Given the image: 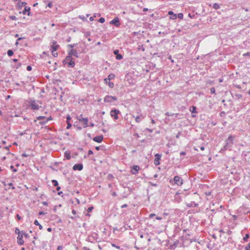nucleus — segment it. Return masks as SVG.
I'll list each match as a JSON object with an SVG mask.
<instances>
[{"instance_id": "f257e3e1", "label": "nucleus", "mask_w": 250, "mask_h": 250, "mask_svg": "<svg viewBox=\"0 0 250 250\" xmlns=\"http://www.w3.org/2000/svg\"><path fill=\"white\" fill-rule=\"evenodd\" d=\"M234 137L232 135H229L228 138L225 141V145L220 149L219 152L224 153L227 150H231L233 145V139Z\"/></svg>"}, {"instance_id": "f03ea898", "label": "nucleus", "mask_w": 250, "mask_h": 250, "mask_svg": "<svg viewBox=\"0 0 250 250\" xmlns=\"http://www.w3.org/2000/svg\"><path fill=\"white\" fill-rule=\"evenodd\" d=\"M64 64H67V67L73 68L75 65V62L73 60L72 56L68 54L62 62Z\"/></svg>"}, {"instance_id": "7ed1b4c3", "label": "nucleus", "mask_w": 250, "mask_h": 250, "mask_svg": "<svg viewBox=\"0 0 250 250\" xmlns=\"http://www.w3.org/2000/svg\"><path fill=\"white\" fill-rule=\"evenodd\" d=\"M38 101L30 100L28 102V106L33 110H38L41 107Z\"/></svg>"}, {"instance_id": "20e7f679", "label": "nucleus", "mask_w": 250, "mask_h": 250, "mask_svg": "<svg viewBox=\"0 0 250 250\" xmlns=\"http://www.w3.org/2000/svg\"><path fill=\"white\" fill-rule=\"evenodd\" d=\"M52 45L51 46L50 50L52 53V55L57 57L58 56V53L56 52V51L58 49L59 45L57 44V42L55 41H53L52 42Z\"/></svg>"}, {"instance_id": "39448f33", "label": "nucleus", "mask_w": 250, "mask_h": 250, "mask_svg": "<svg viewBox=\"0 0 250 250\" xmlns=\"http://www.w3.org/2000/svg\"><path fill=\"white\" fill-rule=\"evenodd\" d=\"M120 113V110L116 109H112L110 113L111 116L113 117L115 120L119 119L118 114Z\"/></svg>"}, {"instance_id": "423d86ee", "label": "nucleus", "mask_w": 250, "mask_h": 250, "mask_svg": "<svg viewBox=\"0 0 250 250\" xmlns=\"http://www.w3.org/2000/svg\"><path fill=\"white\" fill-rule=\"evenodd\" d=\"M117 100V98L115 96L106 95L104 98V102L105 103H112Z\"/></svg>"}, {"instance_id": "0eeeda50", "label": "nucleus", "mask_w": 250, "mask_h": 250, "mask_svg": "<svg viewBox=\"0 0 250 250\" xmlns=\"http://www.w3.org/2000/svg\"><path fill=\"white\" fill-rule=\"evenodd\" d=\"M174 184L177 186H181L183 184V180L182 178L178 175L174 176L173 178Z\"/></svg>"}, {"instance_id": "6e6552de", "label": "nucleus", "mask_w": 250, "mask_h": 250, "mask_svg": "<svg viewBox=\"0 0 250 250\" xmlns=\"http://www.w3.org/2000/svg\"><path fill=\"white\" fill-rule=\"evenodd\" d=\"M77 119L80 122L83 123V128H86L87 126H88V120L87 118H83L82 115L81 114L80 117H78L77 118Z\"/></svg>"}, {"instance_id": "1a4fd4ad", "label": "nucleus", "mask_w": 250, "mask_h": 250, "mask_svg": "<svg viewBox=\"0 0 250 250\" xmlns=\"http://www.w3.org/2000/svg\"><path fill=\"white\" fill-rule=\"evenodd\" d=\"M110 24L114 25L116 27H119L121 25V23L120 22L119 18L117 17H115L110 21Z\"/></svg>"}, {"instance_id": "9d476101", "label": "nucleus", "mask_w": 250, "mask_h": 250, "mask_svg": "<svg viewBox=\"0 0 250 250\" xmlns=\"http://www.w3.org/2000/svg\"><path fill=\"white\" fill-rule=\"evenodd\" d=\"M155 159L154 160V164L155 166H158L160 165V160L161 159V158L162 157V154L156 153L155 155Z\"/></svg>"}, {"instance_id": "9b49d317", "label": "nucleus", "mask_w": 250, "mask_h": 250, "mask_svg": "<svg viewBox=\"0 0 250 250\" xmlns=\"http://www.w3.org/2000/svg\"><path fill=\"white\" fill-rule=\"evenodd\" d=\"M140 169V168L138 165H134L131 169V172L134 175H136Z\"/></svg>"}, {"instance_id": "f8f14e48", "label": "nucleus", "mask_w": 250, "mask_h": 250, "mask_svg": "<svg viewBox=\"0 0 250 250\" xmlns=\"http://www.w3.org/2000/svg\"><path fill=\"white\" fill-rule=\"evenodd\" d=\"M68 55H71V56H74L76 58L79 57L78 53L76 49H72L68 52Z\"/></svg>"}, {"instance_id": "ddd939ff", "label": "nucleus", "mask_w": 250, "mask_h": 250, "mask_svg": "<svg viewBox=\"0 0 250 250\" xmlns=\"http://www.w3.org/2000/svg\"><path fill=\"white\" fill-rule=\"evenodd\" d=\"M83 168V165L82 164H75L73 167V169L74 170H82Z\"/></svg>"}, {"instance_id": "4468645a", "label": "nucleus", "mask_w": 250, "mask_h": 250, "mask_svg": "<svg viewBox=\"0 0 250 250\" xmlns=\"http://www.w3.org/2000/svg\"><path fill=\"white\" fill-rule=\"evenodd\" d=\"M103 139H104V137L103 135H99V136L94 137L93 138V140L96 142L100 143L103 141Z\"/></svg>"}, {"instance_id": "2eb2a0df", "label": "nucleus", "mask_w": 250, "mask_h": 250, "mask_svg": "<svg viewBox=\"0 0 250 250\" xmlns=\"http://www.w3.org/2000/svg\"><path fill=\"white\" fill-rule=\"evenodd\" d=\"M30 8L29 7L26 6L24 8V9L22 12H20V13H22V14L25 15V14H26V12H28L27 15L28 16H31L32 14L30 12Z\"/></svg>"}, {"instance_id": "dca6fc26", "label": "nucleus", "mask_w": 250, "mask_h": 250, "mask_svg": "<svg viewBox=\"0 0 250 250\" xmlns=\"http://www.w3.org/2000/svg\"><path fill=\"white\" fill-rule=\"evenodd\" d=\"M113 53L116 55V59L118 60H120L123 59V56L119 54V51L117 49L114 50Z\"/></svg>"}, {"instance_id": "f3484780", "label": "nucleus", "mask_w": 250, "mask_h": 250, "mask_svg": "<svg viewBox=\"0 0 250 250\" xmlns=\"http://www.w3.org/2000/svg\"><path fill=\"white\" fill-rule=\"evenodd\" d=\"M17 243L20 245H22L24 244V241L23 240V236L21 234H19L17 237Z\"/></svg>"}, {"instance_id": "a211bd4d", "label": "nucleus", "mask_w": 250, "mask_h": 250, "mask_svg": "<svg viewBox=\"0 0 250 250\" xmlns=\"http://www.w3.org/2000/svg\"><path fill=\"white\" fill-rule=\"evenodd\" d=\"M52 120V118L51 116L47 118H46L45 121H40V124L41 125H44L46 124L48 121H51Z\"/></svg>"}, {"instance_id": "6ab92c4d", "label": "nucleus", "mask_w": 250, "mask_h": 250, "mask_svg": "<svg viewBox=\"0 0 250 250\" xmlns=\"http://www.w3.org/2000/svg\"><path fill=\"white\" fill-rule=\"evenodd\" d=\"M168 14L169 15L171 16H170V19H171L172 20H175L177 18V15L175 14H174V13L171 11H169L168 13Z\"/></svg>"}, {"instance_id": "aec40b11", "label": "nucleus", "mask_w": 250, "mask_h": 250, "mask_svg": "<svg viewBox=\"0 0 250 250\" xmlns=\"http://www.w3.org/2000/svg\"><path fill=\"white\" fill-rule=\"evenodd\" d=\"M198 206V204L196 203L195 202L192 201L190 203H188L187 205V206L188 207H196Z\"/></svg>"}, {"instance_id": "412c9836", "label": "nucleus", "mask_w": 250, "mask_h": 250, "mask_svg": "<svg viewBox=\"0 0 250 250\" xmlns=\"http://www.w3.org/2000/svg\"><path fill=\"white\" fill-rule=\"evenodd\" d=\"M64 156L67 160H69L71 158L70 153L67 151L64 152Z\"/></svg>"}, {"instance_id": "4be33fe9", "label": "nucleus", "mask_w": 250, "mask_h": 250, "mask_svg": "<svg viewBox=\"0 0 250 250\" xmlns=\"http://www.w3.org/2000/svg\"><path fill=\"white\" fill-rule=\"evenodd\" d=\"M213 8L217 10L220 8V6L219 4L217 3H214L212 5Z\"/></svg>"}, {"instance_id": "5701e85b", "label": "nucleus", "mask_w": 250, "mask_h": 250, "mask_svg": "<svg viewBox=\"0 0 250 250\" xmlns=\"http://www.w3.org/2000/svg\"><path fill=\"white\" fill-rule=\"evenodd\" d=\"M132 117L135 118V121L137 123H140L141 121V118L139 116H135L133 115Z\"/></svg>"}, {"instance_id": "b1692460", "label": "nucleus", "mask_w": 250, "mask_h": 250, "mask_svg": "<svg viewBox=\"0 0 250 250\" xmlns=\"http://www.w3.org/2000/svg\"><path fill=\"white\" fill-rule=\"evenodd\" d=\"M27 3L25 1H23L22 2H21V1H19L18 5L20 8H21L22 6H25L26 5Z\"/></svg>"}, {"instance_id": "393cba45", "label": "nucleus", "mask_w": 250, "mask_h": 250, "mask_svg": "<svg viewBox=\"0 0 250 250\" xmlns=\"http://www.w3.org/2000/svg\"><path fill=\"white\" fill-rule=\"evenodd\" d=\"M189 110L191 112V113H196V108L194 106H192L190 107Z\"/></svg>"}, {"instance_id": "a878e982", "label": "nucleus", "mask_w": 250, "mask_h": 250, "mask_svg": "<svg viewBox=\"0 0 250 250\" xmlns=\"http://www.w3.org/2000/svg\"><path fill=\"white\" fill-rule=\"evenodd\" d=\"M45 119H46V117L45 116H38L37 117V120L38 121L42 120L41 121H45Z\"/></svg>"}, {"instance_id": "bb28decb", "label": "nucleus", "mask_w": 250, "mask_h": 250, "mask_svg": "<svg viewBox=\"0 0 250 250\" xmlns=\"http://www.w3.org/2000/svg\"><path fill=\"white\" fill-rule=\"evenodd\" d=\"M34 224L35 225H36V226H39L40 229H42V226L40 224V223H39L38 220H36L34 221Z\"/></svg>"}, {"instance_id": "cd10ccee", "label": "nucleus", "mask_w": 250, "mask_h": 250, "mask_svg": "<svg viewBox=\"0 0 250 250\" xmlns=\"http://www.w3.org/2000/svg\"><path fill=\"white\" fill-rule=\"evenodd\" d=\"M166 115L167 116H172L175 115V117L177 118V117H178V116L179 115V113L174 114V113H169V112H167L166 113Z\"/></svg>"}, {"instance_id": "c85d7f7f", "label": "nucleus", "mask_w": 250, "mask_h": 250, "mask_svg": "<svg viewBox=\"0 0 250 250\" xmlns=\"http://www.w3.org/2000/svg\"><path fill=\"white\" fill-rule=\"evenodd\" d=\"M114 76V75H112V74H110L109 76H108V78L107 79V78H105L104 79V81L106 83H107V81H109L110 79H112Z\"/></svg>"}, {"instance_id": "c756f323", "label": "nucleus", "mask_w": 250, "mask_h": 250, "mask_svg": "<svg viewBox=\"0 0 250 250\" xmlns=\"http://www.w3.org/2000/svg\"><path fill=\"white\" fill-rule=\"evenodd\" d=\"M175 199L176 200L180 202L181 200V199L180 198V195L179 193H176L175 196Z\"/></svg>"}, {"instance_id": "7c9ffc66", "label": "nucleus", "mask_w": 250, "mask_h": 250, "mask_svg": "<svg viewBox=\"0 0 250 250\" xmlns=\"http://www.w3.org/2000/svg\"><path fill=\"white\" fill-rule=\"evenodd\" d=\"M52 183L53 184V185L55 187H57L59 185L58 181L56 180H52Z\"/></svg>"}, {"instance_id": "2f4dec72", "label": "nucleus", "mask_w": 250, "mask_h": 250, "mask_svg": "<svg viewBox=\"0 0 250 250\" xmlns=\"http://www.w3.org/2000/svg\"><path fill=\"white\" fill-rule=\"evenodd\" d=\"M14 54V52L12 50H8V51H7V55L9 56V57H11Z\"/></svg>"}, {"instance_id": "473e14b6", "label": "nucleus", "mask_w": 250, "mask_h": 250, "mask_svg": "<svg viewBox=\"0 0 250 250\" xmlns=\"http://www.w3.org/2000/svg\"><path fill=\"white\" fill-rule=\"evenodd\" d=\"M77 44H70L67 45V47L70 48L71 49H73V48L76 46Z\"/></svg>"}, {"instance_id": "72a5a7b5", "label": "nucleus", "mask_w": 250, "mask_h": 250, "mask_svg": "<svg viewBox=\"0 0 250 250\" xmlns=\"http://www.w3.org/2000/svg\"><path fill=\"white\" fill-rule=\"evenodd\" d=\"M9 18H10V19L13 20V21L17 20V18L16 16H13V15L10 16L9 17Z\"/></svg>"}, {"instance_id": "f704fd0d", "label": "nucleus", "mask_w": 250, "mask_h": 250, "mask_svg": "<svg viewBox=\"0 0 250 250\" xmlns=\"http://www.w3.org/2000/svg\"><path fill=\"white\" fill-rule=\"evenodd\" d=\"M108 86L110 88H112L114 86V83L112 82H110L109 81H107Z\"/></svg>"}, {"instance_id": "c9c22d12", "label": "nucleus", "mask_w": 250, "mask_h": 250, "mask_svg": "<svg viewBox=\"0 0 250 250\" xmlns=\"http://www.w3.org/2000/svg\"><path fill=\"white\" fill-rule=\"evenodd\" d=\"M15 84L18 86L23 85L25 84V83L23 81H21L20 83H16Z\"/></svg>"}, {"instance_id": "e433bc0d", "label": "nucleus", "mask_w": 250, "mask_h": 250, "mask_svg": "<svg viewBox=\"0 0 250 250\" xmlns=\"http://www.w3.org/2000/svg\"><path fill=\"white\" fill-rule=\"evenodd\" d=\"M211 94H215V89L214 87H211L210 89Z\"/></svg>"}, {"instance_id": "4c0bfd02", "label": "nucleus", "mask_w": 250, "mask_h": 250, "mask_svg": "<svg viewBox=\"0 0 250 250\" xmlns=\"http://www.w3.org/2000/svg\"><path fill=\"white\" fill-rule=\"evenodd\" d=\"M177 17L180 19H182L183 18V14L182 13H179Z\"/></svg>"}, {"instance_id": "58836bf2", "label": "nucleus", "mask_w": 250, "mask_h": 250, "mask_svg": "<svg viewBox=\"0 0 250 250\" xmlns=\"http://www.w3.org/2000/svg\"><path fill=\"white\" fill-rule=\"evenodd\" d=\"M67 123V126H66V129H69L72 125H71V124L70 123V122H66Z\"/></svg>"}, {"instance_id": "ea45409f", "label": "nucleus", "mask_w": 250, "mask_h": 250, "mask_svg": "<svg viewBox=\"0 0 250 250\" xmlns=\"http://www.w3.org/2000/svg\"><path fill=\"white\" fill-rule=\"evenodd\" d=\"M99 21L101 23H104L105 21V19L104 18H101L99 20Z\"/></svg>"}, {"instance_id": "a19ab883", "label": "nucleus", "mask_w": 250, "mask_h": 250, "mask_svg": "<svg viewBox=\"0 0 250 250\" xmlns=\"http://www.w3.org/2000/svg\"><path fill=\"white\" fill-rule=\"evenodd\" d=\"M71 118L69 115H67L66 116V122H70V120H71Z\"/></svg>"}, {"instance_id": "79ce46f5", "label": "nucleus", "mask_w": 250, "mask_h": 250, "mask_svg": "<svg viewBox=\"0 0 250 250\" xmlns=\"http://www.w3.org/2000/svg\"><path fill=\"white\" fill-rule=\"evenodd\" d=\"M15 232L16 234H18V235H19V234H20L21 231L20 230V229L18 228H16L15 229Z\"/></svg>"}, {"instance_id": "37998d69", "label": "nucleus", "mask_w": 250, "mask_h": 250, "mask_svg": "<svg viewBox=\"0 0 250 250\" xmlns=\"http://www.w3.org/2000/svg\"><path fill=\"white\" fill-rule=\"evenodd\" d=\"M249 238V234H246L245 236L244 237L243 239L244 241H247V239Z\"/></svg>"}, {"instance_id": "c03bdc74", "label": "nucleus", "mask_w": 250, "mask_h": 250, "mask_svg": "<svg viewBox=\"0 0 250 250\" xmlns=\"http://www.w3.org/2000/svg\"><path fill=\"white\" fill-rule=\"evenodd\" d=\"M138 49L141 50L143 51H145V47L143 46V45H140Z\"/></svg>"}, {"instance_id": "a18cd8bd", "label": "nucleus", "mask_w": 250, "mask_h": 250, "mask_svg": "<svg viewBox=\"0 0 250 250\" xmlns=\"http://www.w3.org/2000/svg\"><path fill=\"white\" fill-rule=\"evenodd\" d=\"M111 246L113 247H115L118 249H120V247L119 246H117V245H116L115 244H111Z\"/></svg>"}, {"instance_id": "49530a36", "label": "nucleus", "mask_w": 250, "mask_h": 250, "mask_svg": "<svg viewBox=\"0 0 250 250\" xmlns=\"http://www.w3.org/2000/svg\"><path fill=\"white\" fill-rule=\"evenodd\" d=\"M46 55V52L44 51L42 52V53L41 55V58H43L44 56Z\"/></svg>"}, {"instance_id": "de8ad7c7", "label": "nucleus", "mask_w": 250, "mask_h": 250, "mask_svg": "<svg viewBox=\"0 0 250 250\" xmlns=\"http://www.w3.org/2000/svg\"><path fill=\"white\" fill-rule=\"evenodd\" d=\"M246 250H250V243L248 244V245L246 247Z\"/></svg>"}, {"instance_id": "09e8293b", "label": "nucleus", "mask_w": 250, "mask_h": 250, "mask_svg": "<svg viewBox=\"0 0 250 250\" xmlns=\"http://www.w3.org/2000/svg\"><path fill=\"white\" fill-rule=\"evenodd\" d=\"M79 18L80 19H82L83 20V21H85L86 20V18L84 17V16H79Z\"/></svg>"}, {"instance_id": "8fccbe9b", "label": "nucleus", "mask_w": 250, "mask_h": 250, "mask_svg": "<svg viewBox=\"0 0 250 250\" xmlns=\"http://www.w3.org/2000/svg\"><path fill=\"white\" fill-rule=\"evenodd\" d=\"M155 216V213H151L149 215V217L148 218H152V217H153L154 216Z\"/></svg>"}, {"instance_id": "3c124183", "label": "nucleus", "mask_w": 250, "mask_h": 250, "mask_svg": "<svg viewBox=\"0 0 250 250\" xmlns=\"http://www.w3.org/2000/svg\"><path fill=\"white\" fill-rule=\"evenodd\" d=\"M10 168L12 169L14 172H16L17 171V169L15 168L13 166H11Z\"/></svg>"}, {"instance_id": "603ef678", "label": "nucleus", "mask_w": 250, "mask_h": 250, "mask_svg": "<svg viewBox=\"0 0 250 250\" xmlns=\"http://www.w3.org/2000/svg\"><path fill=\"white\" fill-rule=\"evenodd\" d=\"M26 69L27 71H31L32 70V66L30 65H28L27 66Z\"/></svg>"}, {"instance_id": "864d4df0", "label": "nucleus", "mask_w": 250, "mask_h": 250, "mask_svg": "<svg viewBox=\"0 0 250 250\" xmlns=\"http://www.w3.org/2000/svg\"><path fill=\"white\" fill-rule=\"evenodd\" d=\"M93 209V207H92V206L90 207H89L88 208L87 211L89 212L91 211Z\"/></svg>"}, {"instance_id": "5fc2aeb1", "label": "nucleus", "mask_w": 250, "mask_h": 250, "mask_svg": "<svg viewBox=\"0 0 250 250\" xmlns=\"http://www.w3.org/2000/svg\"><path fill=\"white\" fill-rule=\"evenodd\" d=\"M52 5H53L51 2H50L47 4V6L50 8L52 7Z\"/></svg>"}, {"instance_id": "6e6d98bb", "label": "nucleus", "mask_w": 250, "mask_h": 250, "mask_svg": "<svg viewBox=\"0 0 250 250\" xmlns=\"http://www.w3.org/2000/svg\"><path fill=\"white\" fill-rule=\"evenodd\" d=\"M8 186L12 187L13 189H15V187L13 186V184L12 183H10L8 184Z\"/></svg>"}, {"instance_id": "4d7b16f0", "label": "nucleus", "mask_w": 250, "mask_h": 250, "mask_svg": "<svg viewBox=\"0 0 250 250\" xmlns=\"http://www.w3.org/2000/svg\"><path fill=\"white\" fill-rule=\"evenodd\" d=\"M62 246H59L58 247H57V250H62Z\"/></svg>"}, {"instance_id": "13d9d810", "label": "nucleus", "mask_w": 250, "mask_h": 250, "mask_svg": "<svg viewBox=\"0 0 250 250\" xmlns=\"http://www.w3.org/2000/svg\"><path fill=\"white\" fill-rule=\"evenodd\" d=\"M243 56H250V52H247L246 53H245V54H243Z\"/></svg>"}, {"instance_id": "bf43d9fd", "label": "nucleus", "mask_w": 250, "mask_h": 250, "mask_svg": "<svg viewBox=\"0 0 250 250\" xmlns=\"http://www.w3.org/2000/svg\"><path fill=\"white\" fill-rule=\"evenodd\" d=\"M93 154V151L92 150H89L88 151V155H92Z\"/></svg>"}, {"instance_id": "052dcab7", "label": "nucleus", "mask_w": 250, "mask_h": 250, "mask_svg": "<svg viewBox=\"0 0 250 250\" xmlns=\"http://www.w3.org/2000/svg\"><path fill=\"white\" fill-rule=\"evenodd\" d=\"M146 130L150 133H152L153 132V130L152 129L146 128Z\"/></svg>"}, {"instance_id": "680f3d73", "label": "nucleus", "mask_w": 250, "mask_h": 250, "mask_svg": "<svg viewBox=\"0 0 250 250\" xmlns=\"http://www.w3.org/2000/svg\"><path fill=\"white\" fill-rule=\"evenodd\" d=\"M127 207V205L126 204H125L124 205H123L122 206H121V208H126Z\"/></svg>"}, {"instance_id": "e2e57ef3", "label": "nucleus", "mask_w": 250, "mask_h": 250, "mask_svg": "<svg viewBox=\"0 0 250 250\" xmlns=\"http://www.w3.org/2000/svg\"><path fill=\"white\" fill-rule=\"evenodd\" d=\"M42 204L44 205V206H47L48 205V203L46 201H43L42 202Z\"/></svg>"}, {"instance_id": "0e129e2a", "label": "nucleus", "mask_w": 250, "mask_h": 250, "mask_svg": "<svg viewBox=\"0 0 250 250\" xmlns=\"http://www.w3.org/2000/svg\"><path fill=\"white\" fill-rule=\"evenodd\" d=\"M44 214H45V213L43 211H40L39 212V215H44Z\"/></svg>"}, {"instance_id": "69168bd1", "label": "nucleus", "mask_w": 250, "mask_h": 250, "mask_svg": "<svg viewBox=\"0 0 250 250\" xmlns=\"http://www.w3.org/2000/svg\"><path fill=\"white\" fill-rule=\"evenodd\" d=\"M26 134V130H25L24 131H23V132H22L20 134V135L21 136H22L23 135H25Z\"/></svg>"}, {"instance_id": "338daca9", "label": "nucleus", "mask_w": 250, "mask_h": 250, "mask_svg": "<svg viewBox=\"0 0 250 250\" xmlns=\"http://www.w3.org/2000/svg\"><path fill=\"white\" fill-rule=\"evenodd\" d=\"M28 156H29V155H28V154H26V153H23V154H22V157H28Z\"/></svg>"}, {"instance_id": "774afa93", "label": "nucleus", "mask_w": 250, "mask_h": 250, "mask_svg": "<svg viewBox=\"0 0 250 250\" xmlns=\"http://www.w3.org/2000/svg\"><path fill=\"white\" fill-rule=\"evenodd\" d=\"M156 220H161L162 219V217H159V216H157L156 217Z\"/></svg>"}]
</instances>
